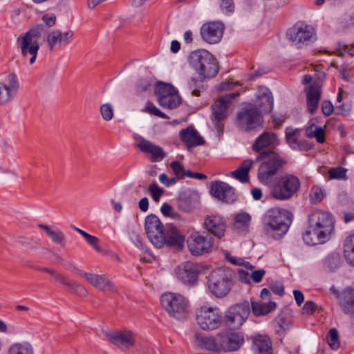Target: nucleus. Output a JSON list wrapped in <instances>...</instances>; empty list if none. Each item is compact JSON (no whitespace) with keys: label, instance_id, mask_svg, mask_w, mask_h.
Here are the masks:
<instances>
[{"label":"nucleus","instance_id":"f257e3e1","mask_svg":"<svg viewBox=\"0 0 354 354\" xmlns=\"http://www.w3.org/2000/svg\"><path fill=\"white\" fill-rule=\"evenodd\" d=\"M334 229L333 216L326 212L316 210L309 216L308 225L303 233V239L308 245L326 242Z\"/></svg>","mask_w":354,"mask_h":354},{"label":"nucleus","instance_id":"f03ea898","mask_svg":"<svg viewBox=\"0 0 354 354\" xmlns=\"http://www.w3.org/2000/svg\"><path fill=\"white\" fill-rule=\"evenodd\" d=\"M257 160H262L257 172L258 180L266 185L272 183L274 177L286 163L284 159L274 151L261 152Z\"/></svg>","mask_w":354,"mask_h":354},{"label":"nucleus","instance_id":"7ed1b4c3","mask_svg":"<svg viewBox=\"0 0 354 354\" xmlns=\"http://www.w3.org/2000/svg\"><path fill=\"white\" fill-rule=\"evenodd\" d=\"M290 221L285 212L271 209L268 212L263 221L264 232L275 240L280 239L288 230Z\"/></svg>","mask_w":354,"mask_h":354},{"label":"nucleus","instance_id":"20e7f679","mask_svg":"<svg viewBox=\"0 0 354 354\" xmlns=\"http://www.w3.org/2000/svg\"><path fill=\"white\" fill-rule=\"evenodd\" d=\"M43 28L42 25H37L17 38L21 56L30 64H33L36 61L39 49L38 39L43 32Z\"/></svg>","mask_w":354,"mask_h":354},{"label":"nucleus","instance_id":"39448f33","mask_svg":"<svg viewBox=\"0 0 354 354\" xmlns=\"http://www.w3.org/2000/svg\"><path fill=\"white\" fill-rule=\"evenodd\" d=\"M189 64L199 75L205 78L213 77L218 71L216 59L206 50L193 51L189 55Z\"/></svg>","mask_w":354,"mask_h":354},{"label":"nucleus","instance_id":"423d86ee","mask_svg":"<svg viewBox=\"0 0 354 354\" xmlns=\"http://www.w3.org/2000/svg\"><path fill=\"white\" fill-rule=\"evenodd\" d=\"M209 290L216 297H223L230 291L232 286V273L224 268L212 270L207 277Z\"/></svg>","mask_w":354,"mask_h":354},{"label":"nucleus","instance_id":"0eeeda50","mask_svg":"<svg viewBox=\"0 0 354 354\" xmlns=\"http://www.w3.org/2000/svg\"><path fill=\"white\" fill-rule=\"evenodd\" d=\"M160 302L162 308L171 317L183 319L188 315L189 301L180 294L165 292L161 296Z\"/></svg>","mask_w":354,"mask_h":354},{"label":"nucleus","instance_id":"6e6552de","mask_svg":"<svg viewBox=\"0 0 354 354\" xmlns=\"http://www.w3.org/2000/svg\"><path fill=\"white\" fill-rule=\"evenodd\" d=\"M196 320L201 329L211 331L221 326L223 316L219 308L203 306L196 310Z\"/></svg>","mask_w":354,"mask_h":354},{"label":"nucleus","instance_id":"1a4fd4ad","mask_svg":"<svg viewBox=\"0 0 354 354\" xmlns=\"http://www.w3.org/2000/svg\"><path fill=\"white\" fill-rule=\"evenodd\" d=\"M236 125L245 131H259L263 128V120L255 105L243 108L236 115Z\"/></svg>","mask_w":354,"mask_h":354},{"label":"nucleus","instance_id":"9d476101","mask_svg":"<svg viewBox=\"0 0 354 354\" xmlns=\"http://www.w3.org/2000/svg\"><path fill=\"white\" fill-rule=\"evenodd\" d=\"M300 181L292 174L281 176L272 187L271 194L278 200L290 198L299 189Z\"/></svg>","mask_w":354,"mask_h":354},{"label":"nucleus","instance_id":"9b49d317","mask_svg":"<svg viewBox=\"0 0 354 354\" xmlns=\"http://www.w3.org/2000/svg\"><path fill=\"white\" fill-rule=\"evenodd\" d=\"M250 313L247 301L234 304L229 307L223 316L225 324L232 329L239 328L248 319Z\"/></svg>","mask_w":354,"mask_h":354},{"label":"nucleus","instance_id":"f8f14e48","mask_svg":"<svg viewBox=\"0 0 354 354\" xmlns=\"http://www.w3.org/2000/svg\"><path fill=\"white\" fill-rule=\"evenodd\" d=\"M238 92L226 94L218 97L212 105V120L218 129H221V122L225 120L232 111V101L239 96Z\"/></svg>","mask_w":354,"mask_h":354},{"label":"nucleus","instance_id":"ddd939ff","mask_svg":"<svg viewBox=\"0 0 354 354\" xmlns=\"http://www.w3.org/2000/svg\"><path fill=\"white\" fill-rule=\"evenodd\" d=\"M145 230L151 243L157 248H162L165 243V235L163 232V225L158 216L153 214L145 218Z\"/></svg>","mask_w":354,"mask_h":354},{"label":"nucleus","instance_id":"4468645a","mask_svg":"<svg viewBox=\"0 0 354 354\" xmlns=\"http://www.w3.org/2000/svg\"><path fill=\"white\" fill-rule=\"evenodd\" d=\"M190 252L195 256L209 252L214 245V239L208 234H202L196 232L192 233L187 241Z\"/></svg>","mask_w":354,"mask_h":354},{"label":"nucleus","instance_id":"2eb2a0df","mask_svg":"<svg viewBox=\"0 0 354 354\" xmlns=\"http://www.w3.org/2000/svg\"><path fill=\"white\" fill-rule=\"evenodd\" d=\"M100 333L113 344L119 348H129L136 344L135 335L129 330H113L101 329Z\"/></svg>","mask_w":354,"mask_h":354},{"label":"nucleus","instance_id":"dca6fc26","mask_svg":"<svg viewBox=\"0 0 354 354\" xmlns=\"http://www.w3.org/2000/svg\"><path fill=\"white\" fill-rule=\"evenodd\" d=\"M314 34L313 27L303 24H297L288 30L287 35L293 45L301 47L304 44H308L312 41Z\"/></svg>","mask_w":354,"mask_h":354},{"label":"nucleus","instance_id":"f3484780","mask_svg":"<svg viewBox=\"0 0 354 354\" xmlns=\"http://www.w3.org/2000/svg\"><path fill=\"white\" fill-rule=\"evenodd\" d=\"M302 83L306 85L305 92L307 98V106L310 113H314L317 109L319 102L321 97V84L316 81H313V78L309 75H306Z\"/></svg>","mask_w":354,"mask_h":354},{"label":"nucleus","instance_id":"a211bd4d","mask_svg":"<svg viewBox=\"0 0 354 354\" xmlns=\"http://www.w3.org/2000/svg\"><path fill=\"white\" fill-rule=\"evenodd\" d=\"M80 275L94 288L103 292L117 293L118 289L111 279L106 274L82 272Z\"/></svg>","mask_w":354,"mask_h":354},{"label":"nucleus","instance_id":"6ab92c4d","mask_svg":"<svg viewBox=\"0 0 354 354\" xmlns=\"http://www.w3.org/2000/svg\"><path fill=\"white\" fill-rule=\"evenodd\" d=\"M75 32L72 30L62 31L59 29H53L47 32L46 35V41L48 48L53 50L57 46H66L68 45L73 37Z\"/></svg>","mask_w":354,"mask_h":354},{"label":"nucleus","instance_id":"aec40b11","mask_svg":"<svg viewBox=\"0 0 354 354\" xmlns=\"http://www.w3.org/2000/svg\"><path fill=\"white\" fill-rule=\"evenodd\" d=\"M219 352L238 350L244 342L243 335L239 333H218Z\"/></svg>","mask_w":354,"mask_h":354},{"label":"nucleus","instance_id":"412c9836","mask_svg":"<svg viewBox=\"0 0 354 354\" xmlns=\"http://www.w3.org/2000/svg\"><path fill=\"white\" fill-rule=\"evenodd\" d=\"M19 84L17 75L10 73L4 82L0 83V104L10 102L16 95Z\"/></svg>","mask_w":354,"mask_h":354},{"label":"nucleus","instance_id":"4be33fe9","mask_svg":"<svg viewBox=\"0 0 354 354\" xmlns=\"http://www.w3.org/2000/svg\"><path fill=\"white\" fill-rule=\"evenodd\" d=\"M210 192L218 201L224 203H232L236 200L234 188L223 181L212 182Z\"/></svg>","mask_w":354,"mask_h":354},{"label":"nucleus","instance_id":"5701e85b","mask_svg":"<svg viewBox=\"0 0 354 354\" xmlns=\"http://www.w3.org/2000/svg\"><path fill=\"white\" fill-rule=\"evenodd\" d=\"M224 26L220 22H208L201 28L203 39L209 44L218 43L223 37Z\"/></svg>","mask_w":354,"mask_h":354},{"label":"nucleus","instance_id":"b1692460","mask_svg":"<svg viewBox=\"0 0 354 354\" xmlns=\"http://www.w3.org/2000/svg\"><path fill=\"white\" fill-rule=\"evenodd\" d=\"M203 227L209 233L220 239L225 234L226 223L220 215L211 214L205 217Z\"/></svg>","mask_w":354,"mask_h":354},{"label":"nucleus","instance_id":"393cba45","mask_svg":"<svg viewBox=\"0 0 354 354\" xmlns=\"http://www.w3.org/2000/svg\"><path fill=\"white\" fill-rule=\"evenodd\" d=\"M136 146L142 152L149 153L152 161L160 160L166 156L160 147L153 144L142 137L136 138Z\"/></svg>","mask_w":354,"mask_h":354},{"label":"nucleus","instance_id":"a878e982","mask_svg":"<svg viewBox=\"0 0 354 354\" xmlns=\"http://www.w3.org/2000/svg\"><path fill=\"white\" fill-rule=\"evenodd\" d=\"M278 145L277 135L272 132L266 131L257 137L252 146L254 151L260 155L263 151H270L266 150V148H273Z\"/></svg>","mask_w":354,"mask_h":354},{"label":"nucleus","instance_id":"bb28decb","mask_svg":"<svg viewBox=\"0 0 354 354\" xmlns=\"http://www.w3.org/2000/svg\"><path fill=\"white\" fill-rule=\"evenodd\" d=\"M301 129L288 127L286 129V139L288 145L294 150L306 151L310 146L306 140H301Z\"/></svg>","mask_w":354,"mask_h":354},{"label":"nucleus","instance_id":"cd10ccee","mask_svg":"<svg viewBox=\"0 0 354 354\" xmlns=\"http://www.w3.org/2000/svg\"><path fill=\"white\" fill-rule=\"evenodd\" d=\"M179 137L188 148L202 145L205 142L198 132L192 127L182 129L179 132Z\"/></svg>","mask_w":354,"mask_h":354},{"label":"nucleus","instance_id":"c85d7f7f","mask_svg":"<svg viewBox=\"0 0 354 354\" xmlns=\"http://www.w3.org/2000/svg\"><path fill=\"white\" fill-rule=\"evenodd\" d=\"M195 344L202 349L219 352L218 333L214 336L212 335H207L202 333H196Z\"/></svg>","mask_w":354,"mask_h":354},{"label":"nucleus","instance_id":"c756f323","mask_svg":"<svg viewBox=\"0 0 354 354\" xmlns=\"http://www.w3.org/2000/svg\"><path fill=\"white\" fill-rule=\"evenodd\" d=\"M252 349L255 354H272V342L266 335H254L252 337Z\"/></svg>","mask_w":354,"mask_h":354},{"label":"nucleus","instance_id":"7c9ffc66","mask_svg":"<svg viewBox=\"0 0 354 354\" xmlns=\"http://www.w3.org/2000/svg\"><path fill=\"white\" fill-rule=\"evenodd\" d=\"M178 277L185 284L194 285L197 281L198 268L191 263H187L178 270Z\"/></svg>","mask_w":354,"mask_h":354},{"label":"nucleus","instance_id":"2f4dec72","mask_svg":"<svg viewBox=\"0 0 354 354\" xmlns=\"http://www.w3.org/2000/svg\"><path fill=\"white\" fill-rule=\"evenodd\" d=\"M257 104L259 106V111L268 113L272 111L273 109V97L272 93L266 88H262L257 95Z\"/></svg>","mask_w":354,"mask_h":354},{"label":"nucleus","instance_id":"473e14b6","mask_svg":"<svg viewBox=\"0 0 354 354\" xmlns=\"http://www.w3.org/2000/svg\"><path fill=\"white\" fill-rule=\"evenodd\" d=\"M53 277L64 285L69 292L82 297L87 295L88 292L86 289L75 281L69 279L68 277L58 273L57 272H55V274H54Z\"/></svg>","mask_w":354,"mask_h":354},{"label":"nucleus","instance_id":"72a5a7b5","mask_svg":"<svg viewBox=\"0 0 354 354\" xmlns=\"http://www.w3.org/2000/svg\"><path fill=\"white\" fill-rule=\"evenodd\" d=\"M197 205L196 196L188 192L182 193L178 201V209L185 212H191Z\"/></svg>","mask_w":354,"mask_h":354},{"label":"nucleus","instance_id":"f704fd0d","mask_svg":"<svg viewBox=\"0 0 354 354\" xmlns=\"http://www.w3.org/2000/svg\"><path fill=\"white\" fill-rule=\"evenodd\" d=\"M342 310L346 314H354V289L346 288L340 297Z\"/></svg>","mask_w":354,"mask_h":354},{"label":"nucleus","instance_id":"c9c22d12","mask_svg":"<svg viewBox=\"0 0 354 354\" xmlns=\"http://www.w3.org/2000/svg\"><path fill=\"white\" fill-rule=\"evenodd\" d=\"M165 243L167 245L182 250L184 247L185 238L175 227H171L165 235Z\"/></svg>","mask_w":354,"mask_h":354},{"label":"nucleus","instance_id":"e433bc0d","mask_svg":"<svg viewBox=\"0 0 354 354\" xmlns=\"http://www.w3.org/2000/svg\"><path fill=\"white\" fill-rule=\"evenodd\" d=\"M251 306L252 313L256 316L268 315L277 308V304L271 301L267 303L262 301H252Z\"/></svg>","mask_w":354,"mask_h":354},{"label":"nucleus","instance_id":"4c0bfd02","mask_svg":"<svg viewBox=\"0 0 354 354\" xmlns=\"http://www.w3.org/2000/svg\"><path fill=\"white\" fill-rule=\"evenodd\" d=\"M253 165L252 159H246L242 162L241 165L234 171L231 172L232 176L241 183L248 181V172Z\"/></svg>","mask_w":354,"mask_h":354},{"label":"nucleus","instance_id":"58836bf2","mask_svg":"<svg viewBox=\"0 0 354 354\" xmlns=\"http://www.w3.org/2000/svg\"><path fill=\"white\" fill-rule=\"evenodd\" d=\"M274 321L276 323L274 326L275 332L280 336L283 335L290 329L292 322L290 316L284 313L279 315Z\"/></svg>","mask_w":354,"mask_h":354},{"label":"nucleus","instance_id":"ea45409f","mask_svg":"<svg viewBox=\"0 0 354 354\" xmlns=\"http://www.w3.org/2000/svg\"><path fill=\"white\" fill-rule=\"evenodd\" d=\"M38 227L45 231L53 242L57 244H62L64 242V234L58 228L51 227L44 224H39Z\"/></svg>","mask_w":354,"mask_h":354},{"label":"nucleus","instance_id":"a19ab883","mask_svg":"<svg viewBox=\"0 0 354 354\" xmlns=\"http://www.w3.org/2000/svg\"><path fill=\"white\" fill-rule=\"evenodd\" d=\"M344 255L346 261L354 266V233L345 240Z\"/></svg>","mask_w":354,"mask_h":354},{"label":"nucleus","instance_id":"79ce46f5","mask_svg":"<svg viewBox=\"0 0 354 354\" xmlns=\"http://www.w3.org/2000/svg\"><path fill=\"white\" fill-rule=\"evenodd\" d=\"M160 105L168 109H174L180 104V98L176 92L169 95L168 96H162L158 97Z\"/></svg>","mask_w":354,"mask_h":354},{"label":"nucleus","instance_id":"37998d69","mask_svg":"<svg viewBox=\"0 0 354 354\" xmlns=\"http://www.w3.org/2000/svg\"><path fill=\"white\" fill-rule=\"evenodd\" d=\"M251 216L246 212H240L234 216V226L236 228H242L245 230L250 223Z\"/></svg>","mask_w":354,"mask_h":354},{"label":"nucleus","instance_id":"c03bdc74","mask_svg":"<svg viewBox=\"0 0 354 354\" xmlns=\"http://www.w3.org/2000/svg\"><path fill=\"white\" fill-rule=\"evenodd\" d=\"M8 354H33V353L30 344L16 343L10 347Z\"/></svg>","mask_w":354,"mask_h":354},{"label":"nucleus","instance_id":"a18cd8bd","mask_svg":"<svg viewBox=\"0 0 354 354\" xmlns=\"http://www.w3.org/2000/svg\"><path fill=\"white\" fill-rule=\"evenodd\" d=\"M74 229L84 238L89 245L93 247L96 250L99 252L101 251V248L98 245L99 239L97 237L91 235L78 227H75Z\"/></svg>","mask_w":354,"mask_h":354},{"label":"nucleus","instance_id":"49530a36","mask_svg":"<svg viewBox=\"0 0 354 354\" xmlns=\"http://www.w3.org/2000/svg\"><path fill=\"white\" fill-rule=\"evenodd\" d=\"M225 257L226 260L233 265L242 266L249 270H252L253 268V266H252L249 262L245 261L241 257H232L228 252H225Z\"/></svg>","mask_w":354,"mask_h":354},{"label":"nucleus","instance_id":"de8ad7c7","mask_svg":"<svg viewBox=\"0 0 354 354\" xmlns=\"http://www.w3.org/2000/svg\"><path fill=\"white\" fill-rule=\"evenodd\" d=\"M156 89L158 97H162V96H168L169 95H171L176 92L172 85L165 83H158Z\"/></svg>","mask_w":354,"mask_h":354},{"label":"nucleus","instance_id":"09e8293b","mask_svg":"<svg viewBox=\"0 0 354 354\" xmlns=\"http://www.w3.org/2000/svg\"><path fill=\"white\" fill-rule=\"evenodd\" d=\"M144 113L153 115L161 118H167V115L160 111L152 102H147L145 106L142 109Z\"/></svg>","mask_w":354,"mask_h":354},{"label":"nucleus","instance_id":"8fccbe9b","mask_svg":"<svg viewBox=\"0 0 354 354\" xmlns=\"http://www.w3.org/2000/svg\"><path fill=\"white\" fill-rule=\"evenodd\" d=\"M100 113L105 121H110L113 118V106L110 103L102 104L100 106Z\"/></svg>","mask_w":354,"mask_h":354},{"label":"nucleus","instance_id":"3c124183","mask_svg":"<svg viewBox=\"0 0 354 354\" xmlns=\"http://www.w3.org/2000/svg\"><path fill=\"white\" fill-rule=\"evenodd\" d=\"M327 341L328 345L333 349L337 348L339 346L338 331L336 328H333L329 330Z\"/></svg>","mask_w":354,"mask_h":354},{"label":"nucleus","instance_id":"603ef678","mask_svg":"<svg viewBox=\"0 0 354 354\" xmlns=\"http://www.w3.org/2000/svg\"><path fill=\"white\" fill-rule=\"evenodd\" d=\"M341 259L337 255L328 257L326 261V266L329 271L333 272L340 266Z\"/></svg>","mask_w":354,"mask_h":354},{"label":"nucleus","instance_id":"864d4df0","mask_svg":"<svg viewBox=\"0 0 354 354\" xmlns=\"http://www.w3.org/2000/svg\"><path fill=\"white\" fill-rule=\"evenodd\" d=\"M310 196L312 201L314 203H318L324 198L325 193L321 187L315 186L311 189Z\"/></svg>","mask_w":354,"mask_h":354},{"label":"nucleus","instance_id":"5fc2aeb1","mask_svg":"<svg viewBox=\"0 0 354 354\" xmlns=\"http://www.w3.org/2000/svg\"><path fill=\"white\" fill-rule=\"evenodd\" d=\"M149 191L155 202H158L163 194V189L158 187L156 183H153L149 185Z\"/></svg>","mask_w":354,"mask_h":354},{"label":"nucleus","instance_id":"6e6d98bb","mask_svg":"<svg viewBox=\"0 0 354 354\" xmlns=\"http://www.w3.org/2000/svg\"><path fill=\"white\" fill-rule=\"evenodd\" d=\"M346 169L342 167L331 169L328 171L329 177L331 179H344L346 178Z\"/></svg>","mask_w":354,"mask_h":354},{"label":"nucleus","instance_id":"4d7b16f0","mask_svg":"<svg viewBox=\"0 0 354 354\" xmlns=\"http://www.w3.org/2000/svg\"><path fill=\"white\" fill-rule=\"evenodd\" d=\"M220 7L225 14L232 13L234 10L233 0H221Z\"/></svg>","mask_w":354,"mask_h":354},{"label":"nucleus","instance_id":"13d9d810","mask_svg":"<svg viewBox=\"0 0 354 354\" xmlns=\"http://www.w3.org/2000/svg\"><path fill=\"white\" fill-rule=\"evenodd\" d=\"M153 82L150 79H140L137 84L138 91L144 92L150 88L152 86Z\"/></svg>","mask_w":354,"mask_h":354},{"label":"nucleus","instance_id":"bf43d9fd","mask_svg":"<svg viewBox=\"0 0 354 354\" xmlns=\"http://www.w3.org/2000/svg\"><path fill=\"white\" fill-rule=\"evenodd\" d=\"M170 167L177 176V178H182L184 177V176H185V171H183V168L179 162H171Z\"/></svg>","mask_w":354,"mask_h":354},{"label":"nucleus","instance_id":"052dcab7","mask_svg":"<svg viewBox=\"0 0 354 354\" xmlns=\"http://www.w3.org/2000/svg\"><path fill=\"white\" fill-rule=\"evenodd\" d=\"M159 180L160 182L165 185L166 187H170L174 185L177 179L176 178H169L165 174L162 173L159 175Z\"/></svg>","mask_w":354,"mask_h":354},{"label":"nucleus","instance_id":"680f3d73","mask_svg":"<svg viewBox=\"0 0 354 354\" xmlns=\"http://www.w3.org/2000/svg\"><path fill=\"white\" fill-rule=\"evenodd\" d=\"M56 15L55 14H46L41 17V20L48 27H53L56 23Z\"/></svg>","mask_w":354,"mask_h":354},{"label":"nucleus","instance_id":"e2e57ef3","mask_svg":"<svg viewBox=\"0 0 354 354\" xmlns=\"http://www.w3.org/2000/svg\"><path fill=\"white\" fill-rule=\"evenodd\" d=\"M271 290L277 294L279 296H282L284 294V287L281 282H273L270 285Z\"/></svg>","mask_w":354,"mask_h":354},{"label":"nucleus","instance_id":"0e129e2a","mask_svg":"<svg viewBox=\"0 0 354 354\" xmlns=\"http://www.w3.org/2000/svg\"><path fill=\"white\" fill-rule=\"evenodd\" d=\"M265 274L266 271L264 270H257L252 272L250 274V279H252V281L255 283H259L262 280V278Z\"/></svg>","mask_w":354,"mask_h":354},{"label":"nucleus","instance_id":"69168bd1","mask_svg":"<svg viewBox=\"0 0 354 354\" xmlns=\"http://www.w3.org/2000/svg\"><path fill=\"white\" fill-rule=\"evenodd\" d=\"M238 82H234L231 80H227L221 82V84L216 86L218 90L220 91H227L231 90L234 86H236Z\"/></svg>","mask_w":354,"mask_h":354},{"label":"nucleus","instance_id":"338daca9","mask_svg":"<svg viewBox=\"0 0 354 354\" xmlns=\"http://www.w3.org/2000/svg\"><path fill=\"white\" fill-rule=\"evenodd\" d=\"M322 113L326 115H330L333 111V106L329 101H324L322 104Z\"/></svg>","mask_w":354,"mask_h":354},{"label":"nucleus","instance_id":"774afa93","mask_svg":"<svg viewBox=\"0 0 354 354\" xmlns=\"http://www.w3.org/2000/svg\"><path fill=\"white\" fill-rule=\"evenodd\" d=\"M317 305L315 303L311 301H308L305 303L302 310L304 313L312 314L315 311Z\"/></svg>","mask_w":354,"mask_h":354}]
</instances>
